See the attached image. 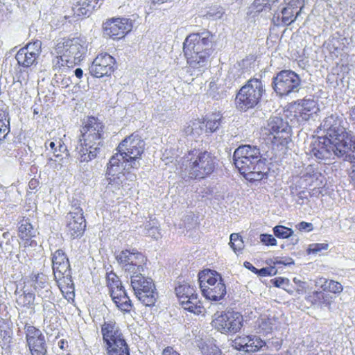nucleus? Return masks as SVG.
<instances>
[{
  "label": "nucleus",
  "mask_w": 355,
  "mask_h": 355,
  "mask_svg": "<svg viewBox=\"0 0 355 355\" xmlns=\"http://www.w3.org/2000/svg\"><path fill=\"white\" fill-rule=\"evenodd\" d=\"M214 35L209 31L191 33L183 43V52L191 75L201 74L208 67L213 52Z\"/></svg>",
  "instance_id": "f257e3e1"
},
{
  "label": "nucleus",
  "mask_w": 355,
  "mask_h": 355,
  "mask_svg": "<svg viewBox=\"0 0 355 355\" xmlns=\"http://www.w3.org/2000/svg\"><path fill=\"white\" fill-rule=\"evenodd\" d=\"M232 159L239 173L250 182L260 181L268 173L266 159L262 158L257 146H239L234 150Z\"/></svg>",
  "instance_id": "f03ea898"
},
{
  "label": "nucleus",
  "mask_w": 355,
  "mask_h": 355,
  "mask_svg": "<svg viewBox=\"0 0 355 355\" xmlns=\"http://www.w3.org/2000/svg\"><path fill=\"white\" fill-rule=\"evenodd\" d=\"M104 125L95 117H89L80 129L81 136L76 148V157L81 162L96 158L104 145Z\"/></svg>",
  "instance_id": "7ed1b4c3"
},
{
  "label": "nucleus",
  "mask_w": 355,
  "mask_h": 355,
  "mask_svg": "<svg viewBox=\"0 0 355 355\" xmlns=\"http://www.w3.org/2000/svg\"><path fill=\"white\" fill-rule=\"evenodd\" d=\"M118 155H113L107 164L105 178L102 180V189L105 198L113 199L119 194H122L121 189L127 184V181L133 182L136 180V175L130 170H123V166L119 164Z\"/></svg>",
  "instance_id": "20e7f679"
},
{
  "label": "nucleus",
  "mask_w": 355,
  "mask_h": 355,
  "mask_svg": "<svg viewBox=\"0 0 355 355\" xmlns=\"http://www.w3.org/2000/svg\"><path fill=\"white\" fill-rule=\"evenodd\" d=\"M182 166L190 178H204L211 174L215 168L214 158L207 151L193 149L183 157Z\"/></svg>",
  "instance_id": "39448f33"
},
{
  "label": "nucleus",
  "mask_w": 355,
  "mask_h": 355,
  "mask_svg": "<svg viewBox=\"0 0 355 355\" xmlns=\"http://www.w3.org/2000/svg\"><path fill=\"white\" fill-rule=\"evenodd\" d=\"M145 142L138 135L132 134L125 137L118 146L114 155L119 157V164L123 166V170L138 169L140 162L138 160L144 153Z\"/></svg>",
  "instance_id": "423d86ee"
},
{
  "label": "nucleus",
  "mask_w": 355,
  "mask_h": 355,
  "mask_svg": "<svg viewBox=\"0 0 355 355\" xmlns=\"http://www.w3.org/2000/svg\"><path fill=\"white\" fill-rule=\"evenodd\" d=\"M198 282L202 294L208 300L218 301L226 295L224 280L216 270L207 269L200 272Z\"/></svg>",
  "instance_id": "0eeeda50"
},
{
  "label": "nucleus",
  "mask_w": 355,
  "mask_h": 355,
  "mask_svg": "<svg viewBox=\"0 0 355 355\" xmlns=\"http://www.w3.org/2000/svg\"><path fill=\"white\" fill-rule=\"evenodd\" d=\"M265 89L262 81L259 78H250L239 89L236 98V107L240 111L254 108L261 101Z\"/></svg>",
  "instance_id": "6e6552de"
},
{
  "label": "nucleus",
  "mask_w": 355,
  "mask_h": 355,
  "mask_svg": "<svg viewBox=\"0 0 355 355\" xmlns=\"http://www.w3.org/2000/svg\"><path fill=\"white\" fill-rule=\"evenodd\" d=\"M131 286L137 299L146 306L155 305L157 293L151 278L146 277L142 272L130 275Z\"/></svg>",
  "instance_id": "1a4fd4ad"
},
{
  "label": "nucleus",
  "mask_w": 355,
  "mask_h": 355,
  "mask_svg": "<svg viewBox=\"0 0 355 355\" xmlns=\"http://www.w3.org/2000/svg\"><path fill=\"white\" fill-rule=\"evenodd\" d=\"M272 87L281 96L298 93L302 87V80L297 73L292 70H282L272 78Z\"/></svg>",
  "instance_id": "9d476101"
},
{
  "label": "nucleus",
  "mask_w": 355,
  "mask_h": 355,
  "mask_svg": "<svg viewBox=\"0 0 355 355\" xmlns=\"http://www.w3.org/2000/svg\"><path fill=\"white\" fill-rule=\"evenodd\" d=\"M88 43L84 37H73L63 40L57 44L55 51L70 59L75 66L83 58L87 51Z\"/></svg>",
  "instance_id": "9b49d317"
},
{
  "label": "nucleus",
  "mask_w": 355,
  "mask_h": 355,
  "mask_svg": "<svg viewBox=\"0 0 355 355\" xmlns=\"http://www.w3.org/2000/svg\"><path fill=\"white\" fill-rule=\"evenodd\" d=\"M115 259L121 268L130 275L144 272L146 258L136 250H124L116 252Z\"/></svg>",
  "instance_id": "f8f14e48"
},
{
  "label": "nucleus",
  "mask_w": 355,
  "mask_h": 355,
  "mask_svg": "<svg viewBox=\"0 0 355 355\" xmlns=\"http://www.w3.org/2000/svg\"><path fill=\"white\" fill-rule=\"evenodd\" d=\"M214 328L222 334H236L243 326V317L237 311H227L218 315L212 322Z\"/></svg>",
  "instance_id": "ddd939ff"
},
{
  "label": "nucleus",
  "mask_w": 355,
  "mask_h": 355,
  "mask_svg": "<svg viewBox=\"0 0 355 355\" xmlns=\"http://www.w3.org/2000/svg\"><path fill=\"white\" fill-rule=\"evenodd\" d=\"M291 128L286 121L278 116H271L267 121L264 126L263 134L272 136L270 139L272 141H276L280 144L288 142L291 137Z\"/></svg>",
  "instance_id": "4468645a"
},
{
  "label": "nucleus",
  "mask_w": 355,
  "mask_h": 355,
  "mask_svg": "<svg viewBox=\"0 0 355 355\" xmlns=\"http://www.w3.org/2000/svg\"><path fill=\"white\" fill-rule=\"evenodd\" d=\"M27 345L31 355H46L47 345L45 337L42 331L28 324L24 327Z\"/></svg>",
  "instance_id": "2eb2a0df"
},
{
  "label": "nucleus",
  "mask_w": 355,
  "mask_h": 355,
  "mask_svg": "<svg viewBox=\"0 0 355 355\" xmlns=\"http://www.w3.org/2000/svg\"><path fill=\"white\" fill-rule=\"evenodd\" d=\"M336 132L337 135L335 137H329L333 159L337 157L345 160L347 153L350 151V146L355 137L347 132L345 129L338 130Z\"/></svg>",
  "instance_id": "dca6fc26"
},
{
  "label": "nucleus",
  "mask_w": 355,
  "mask_h": 355,
  "mask_svg": "<svg viewBox=\"0 0 355 355\" xmlns=\"http://www.w3.org/2000/svg\"><path fill=\"white\" fill-rule=\"evenodd\" d=\"M68 234L72 239L80 237L86 227V221L83 216V209L73 205L66 216Z\"/></svg>",
  "instance_id": "f3484780"
},
{
  "label": "nucleus",
  "mask_w": 355,
  "mask_h": 355,
  "mask_svg": "<svg viewBox=\"0 0 355 355\" xmlns=\"http://www.w3.org/2000/svg\"><path fill=\"white\" fill-rule=\"evenodd\" d=\"M114 58L108 53H101L96 56L89 67V73L95 78L110 76L114 71Z\"/></svg>",
  "instance_id": "a211bd4d"
},
{
  "label": "nucleus",
  "mask_w": 355,
  "mask_h": 355,
  "mask_svg": "<svg viewBox=\"0 0 355 355\" xmlns=\"http://www.w3.org/2000/svg\"><path fill=\"white\" fill-rule=\"evenodd\" d=\"M52 268L57 282L62 279L71 278L70 264L69 259L62 250H57L52 254Z\"/></svg>",
  "instance_id": "6ab92c4d"
},
{
  "label": "nucleus",
  "mask_w": 355,
  "mask_h": 355,
  "mask_svg": "<svg viewBox=\"0 0 355 355\" xmlns=\"http://www.w3.org/2000/svg\"><path fill=\"white\" fill-rule=\"evenodd\" d=\"M101 332L104 348L110 345L123 343L126 341L121 329L114 321L105 322L101 326Z\"/></svg>",
  "instance_id": "aec40b11"
},
{
  "label": "nucleus",
  "mask_w": 355,
  "mask_h": 355,
  "mask_svg": "<svg viewBox=\"0 0 355 355\" xmlns=\"http://www.w3.org/2000/svg\"><path fill=\"white\" fill-rule=\"evenodd\" d=\"M131 23L126 18H113L103 24L104 34L119 40L131 30Z\"/></svg>",
  "instance_id": "412c9836"
},
{
  "label": "nucleus",
  "mask_w": 355,
  "mask_h": 355,
  "mask_svg": "<svg viewBox=\"0 0 355 355\" xmlns=\"http://www.w3.org/2000/svg\"><path fill=\"white\" fill-rule=\"evenodd\" d=\"M232 345L239 351L250 353L260 350L266 342L257 336H242L236 337Z\"/></svg>",
  "instance_id": "4be33fe9"
},
{
  "label": "nucleus",
  "mask_w": 355,
  "mask_h": 355,
  "mask_svg": "<svg viewBox=\"0 0 355 355\" xmlns=\"http://www.w3.org/2000/svg\"><path fill=\"white\" fill-rule=\"evenodd\" d=\"M331 148L329 137H319L311 146L309 153L320 161H326L333 159V153Z\"/></svg>",
  "instance_id": "5701e85b"
},
{
  "label": "nucleus",
  "mask_w": 355,
  "mask_h": 355,
  "mask_svg": "<svg viewBox=\"0 0 355 355\" xmlns=\"http://www.w3.org/2000/svg\"><path fill=\"white\" fill-rule=\"evenodd\" d=\"M335 296L324 291H313L306 296V300L315 309L331 311Z\"/></svg>",
  "instance_id": "b1692460"
},
{
  "label": "nucleus",
  "mask_w": 355,
  "mask_h": 355,
  "mask_svg": "<svg viewBox=\"0 0 355 355\" xmlns=\"http://www.w3.org/2000/svg\"><path fill=\"white\" fill-rule=\"evenodd\" d=\"M31 281L39 297L42 299H51L52 292L49 288L48 277L44 273L34 274L31 277Z\"/></svg>",
  "instance_id": "393cba45"
},
{
  "label": "nucleus",
  "mask_w": 355,
  "mask_h": 355,
  "mask_svg": "<svg viewBox=\"0 0 355 355\" xmlns=\"http://www.w3.org/2000/svg\"><path fill=\"white\" fill-rule=\"evenodd\" d=\"M44 146L46 150H49L60 161L69 155L67 147L61 139L46 141Z\"/></svg>",
  "instance_id": "a878e982"
},
{
  "label": "nucleus",
  "mask_w": 355,
  "mask_h": 355,
  "mask_svg": "<svg viewBox=\"0 0 355 355\" xmlns=\"http://www.w3.org/2000/svg\"><path fill=\"white\" fill-rule=\"evenodd\" d=\"M300 109L299 111L298 121H306L316 114L318 108L316 102L312 98H304L299 103Z\"/></svg>",
  "instance_id": "bb28decb"
},
{
  "label": "nucleus",
  "mask_w": 355,
  "mask_h": 355,
  "mask_svg": "<svg viewBox=\"0 0 355 355\" xmlns=\"http://www.w3.org/2000/svg\"><path fill=\"white\" fill-rule=\"evenodd\" d=\"M19 233L21 239L26 241L25 245H37L36 241L31 240V238L35 236V231L33 225L27 220H23L21 222L19 227Z\"/></svg>",
  "instance_id": "cd10ccee"
},
{
  "label": "nucleus",
  "mask_w": 355,
  "mask_h": 355,
  "mask_svg": "<svg viewBox=\"0 0 355 355\" xmlns=\"http://www.w3.org/2000/svg\"><path fill=\"white\" fill-rule=\"evenodd\" d=\"M73 66L70 59L61 54H58L51 60V67L55 72H64Z\"/></svg>",
  "instance_id": "c85d7f7f"
},
{
  "label": "nucleus",
  "mask_w": 355,
  "mask_h": 355,
  "mask_svg": "<svg viewBox=\"0 0 355 355\" xmlns=\"http://www.w3.org/2000/svg\"><path fill=\"white\" fill-rule=\"evenodd\" d=\"M322 125L324 130L327 132V137H335L337 135L338 130L345 129L343 127L340 125V121L337 116L331 114L326 117L322 122Z\"/></svg>",
  "instance_id": "c756f323"
},
{
  "label": "nucleus",
  "mask_w": 355,
  "mask_h": 355,
  "mask_svg": "<svg viewBox=\"0 0 355 355\" xmlns=\"http://www.w3.org/2000/svg\"><path fill=\"white\" fill-rule=\"evenodd\" d=\"M182 307L191 313H193L196 315H200L202 313L204 307L198 300V294L194 296L187 299L186 300H182L180 302Z\"/></svg>",
  "instance_id": "7c9ffc66"
},
{
  "label": "nucleus",
  "mask_w": 355,
  "mask_h": 355,
  "mask_svg": "<svg viewBox=\"0 0 355 355\" xmlns=\"http://www.w3.org/2000/svg\"><path fill=\"white\" fill-rule=\"evenodd\" d=\"M96 4L97 2L93 0H80L73 8V11L78 16H89L94 9Z\"/></svg>",
  "instance_id": "2f4dec72"
},
{
  "label": "nucleus",
  "mask_w": 355,
  "mask_h": 355,
  "mask_svg": "<svg viewBox=\"0 0 355 355\" xmlns=\"http://www.w3.org/2000/svg\"><path fill=\"white\" fill-rule=\"evenodd\" d=\"M196 345L202 355H220V349L211 340H198Z\"/></svg>",
  "instance_id": "473e14b6"
},
{
  "label": "nucleus",
  "mask_w": 355,
  "mask_h": 355,
  "mask_svg": "<svg viewBox=\"0 0 355 355\" xmlns=\"http://www.w3.org/2000/svg\"><path fill=\"white\" fill-rule=\"evenodd\" d=\"M279 0H254L251 7L252 12L254 13L264 12L265 14L275 10L274 4Z\"/></svg>",
  "instance_id": "72a5a7b5"
},
{
  "label": "nucleus",
  "mask_w": 355,
  "mask_h": 355,
  "mask_svg": "<svg viewBox=\"0 0 355 355\" xmlns=\"http://www.w3.org/2000/svg\"><path fill=\"white\" fill-rule=\"evenodd\" d=\"M15 59L19 66L28 68L37 63V58L34 57L33 54L26 53L22 49H20L15 55Z\"/></svg>",
  "instance_id": "f704fd0d"
},
{
  "label": "nucleus",
  "mask_w": 355,
  "mask_h": 355,
  "mask_svg": "<svg viewBox=\"0 0 355 355\" xmlns=\"http://www.w3.org/2000/svg\"><path fill=\"white\" fill-rule=\"evenodd\" d=\"M175 293L179 298L180 302H182V300L184 301L194 296V295H197L194 286L188 283H184L176 286Z\"/></svg>",
  "instance_id": "c9c22d12"
},
{
  "label": "nucleus",
  "mask_w": 355,
  "mask_h": 355,
  "mask_svg": "<svg viewBox=\"0 0 355 355\" xmlns=\"http://www.w3.org/2000/svg\"><path fill=\"white\" fill-rule=\"evenodd\" d=\"M316 285L320 286L323 291H328L333 293H339L343 289L340 283L334 280H328L325 278L319 279Z\"/></svg>",
  "instance_id": "e433bc0d"
},
{
  "label": "nucleus",
  "mask_w": 355,
  "mask_h": 355,
  "mask_svg": "<svg viewBox=\"0 0 355 355\" xmlns=\"http://www.w3.org/2000/svg\"><path fill=\"white\" fill-rule=\"evenodd\" d=\"M204 125L203 121L200 119H195L188 123L184 128V132L187 136L196 137L202 134Z\"/></svg>",
  "instance_id": "4c0bfd02"
},
{
  "label": "nucleus",
  "mask_w": 355,
  "mask_h": 355,
  "mask_svg": "<svg viewBox=\"0 0 355 355\" xmlns=\"http://www.w3.org/2000/svg\"><path fill=\"white\" fill-rule=\"evenodd\" d=\"M223 115L220 112L212 113L207 116L206 121V130L210 132H216L221 125Z\"/></svg>",
  "instance_id": "58836bf2"
},
{
  "label": "nucleus",
  "mask_w": 355,
  "mask_h": 355,
  "mask_svg": "<svg viewBox=\"0 0 355 355\" xmlns=\"http://www.w3.org/2000/svg\"><path fill=\"white\" fill-rule=\"evenodd\" d=\"M106 355H130L127 342L105 347Z\"/></svg>",
  "instance_id": "ea45409f"
},
{
  "label": "nucleus",
  "mask_w": 355,
  "mask_h": 355,
  "mask_svg": "<svg viewBox=\"0 0 355 355\" xmlns=\"http://www.w3.org/2000/svg\"><path fill=\"white\" fill-rule=\"evenodd\" d=\"M273 322L272 319L268 318H261L257 322V330L259 334L268 335L273 329Z\"/></svg>",
  "instance_id": "a19ab883"
},
{
  "label": "nucleus",
  "mask_w": 355,
  "mask_h": 355,
  "mask_svg": "<svg viewBox=\"0 0 355 355\" xmlns=\"http://www.w3.org/2000/svg\"><path fill=\"white\" fill-rule=\"evenodd\" d=\"M43 315L44 322L47 319H51L56 315L55 305L53 302L47 300L48 299H43Z\"/></svg>",
  "instance_id": "79ce46f5"
},
{
  "label": "nucleus",
  "mask_w": 355,
  "mask_h": 355,
  "mask_svg": "<svg viewBox=\"0 0 355 355\" xmlns=\"http://www.w3.org/2000/svg\"><path fill=\"white\" fill-rule=\"evenodd\" d=\"M117 308L123 313H129L132 307V304L127 293L122 295L119 300L114 302Z\"/></svg>",
  "instance_id": "37998d69"
},
{
  "label": "nucleus",
  "mask_w": 355,
  "mask_h": 355,
  "mask_svg": "<svg viewBox=\"0 0 355 355\" xmlns=\"http://www.w3.org/2000/svg\"><path fill=\"white\" fill-rule=\"evenodd\" d=\"M274 235L279 239H288L293 235V230L284 225H276L272 229Z\"/></svg>",
  "instance_id": "c03bdc74"
},
{
  "label": "nucleus",
  "mask_w": 355,
  "mask_h": 355,
  "mask_svg": "<svg viewBox=\"0 0 355 355\" xmlns=\"http://www.w3.org/2000/svg\"><path fill=\"white\" fill-rule=\"evenodd\" d=\"M42 42L40 40H36L33 42L28 43L25 47L21 48L23 50L26 51V53H29L30 54H33V55L37 58L41 54Z\"/></svg>",
  "instance_id": "a18cd8bd"
},
{
  "label": "nucleus",
  "mask_w": 355,
  "mask_h": 355,
  "mask_svg": "<svg viewBox=\"0 0 355 355\" xmlns=\"http://www.w3.org/2000/svg\"><path fill=\"white\" fill-rule=\"evenodd\" d=\"M106 279L109 291L115 288H121L123 286L119 277L112 272L107 274Z\"/></svg>",
  "instance_id": "49530a36"
},
{
  "label": "nucleus",
  "mask_w": 355,
  "mask_h": 355,
  "mask_svg": "<svg viewBox=\"0 0 355 355\" xmlns=\"http://www.w3.org/2000/svg\"><path fill=\"white\" fill-rule=\"evenodd\" d=\"M230 245L234 252L241 251L244 248V243L241 236L236 233H233L230 235Z\"/></svg>",
  "instance_id": "de8ad7c7"
},
{
  "label": "nucleus",
  "mask_w": 355,
  "mask_h": 355,
  "mask_svg": "<svg viewBox=\"0 0 355 355\" xmlns=\"http://www.w3.org/2000/svg\"><path fill=\"white\" fill-rule=\"evenodd\" d=\"M224 13L225 12L222 7L215 6L209 8L206 14V16L209 19L216 20L220 19Z\"/></svg>",
  "instance_id": "09e8293b"
},
{
  "label": "nucleus",
  "mask_w": 355,
  "mask_h": 355,
  "mask_svg": "<svg viewBox=\"0 0 355 355\" xmlns=\"http://www.w3.org/2000/svg\"><path fill=\"white\" fill-rule=\"evenodd\" d=\"M281 13L282 15V22L285 24H290L291 22H293L300 14V12H297L296 17L292 19L293 15V11L286 7L282 8Z\"/></svg>",
  "instance_id": "8fccbe9b"
},
{
  "label": "nucleus",
  "mask_w": 355,
  "mask_h": 355,
  "mask_svg": "<svg viewBox=\"0 0 355 355\" xmlns=\"http://www.w3.org/2000/svg\"><path fill=\"white\" fill-rule=\"evenodd\" d=\"M10 121L7 118H4V121L0 120V141L3 140L10 132Z\"/></svg>",
  "instance_id": "3c124183"
},
{
  "label": "nucleus",
  "mask_w": 355,
  "mask_h": 355,
  "mask_svg": "<svg viewBox=\"0 0 355 355\" xmlns=\"http://www.w3.org/2000/svg\"><path fill=\"white\" fill-rule=\"evenodd\" d=\"M261 242L268 246H275L277 245V240L272 234H261L260 235Z\"/></svg>",
  "instance_id": "603ef678"
},
{
  "label": "nucleus",
  "mask_w": 355,
  "mask_h": 355,
  "mask_svg": "<svg viewBox=\"0 0 355 355\" xmlns=\"http://www.w3.org/2000/svg\"><path fill=\"white\" fill-rule=\"evenodd\" d=\"M327 243H313L309 245L308 248L309 254H316L322 250H326L328 249Z\"/></svg>",
  "instance_id": "864d4df0"
},
{
  "label": "nucleus",
  "mask_w": 355,
  "mask_h": 355,
  "mask_svg": "<svg viewBox=\"0 0 355 355\" xmlns=\"http://www.w3.org/2000/svg\"><path fill=\"white\" fill-rule=\"evenodd\" d=\"M309 194L306 190L300 191L296 193L297 198L295 199L296 203L300 205H303L309 201Z\"/></svg>",
  "instance_id": "5fc2aeb1"
},
{
  "label": "nucleus",
  "mask_w": 355,
  "mask_h": 355,
  "mask_svg": "<svg viewBox=\"0 0 355 355\" xmlns=\"http://www.w3.org/2000/svg\"><path fill=\"white\" fill-rule=\"evenodd\" d=\"M109 293L112 297L113 302L114 303L116 300H119V297L122 296V295L126 294V291L124 289V287L122 286L121 288H115L109 291Z\"/></svg>",
  "instance_id": "6e6d98bb"
},
{
  "label": "nucleus",
  "mask_w": 355,
  "mask_h": 355,
  "mask_svg": "<svg viewBox=\"0 0 355 355\" xmlns=\"http://www.w3.org/2000/svg\"><path fill=\"white\" fill-rule=\"evenodd\" d=\"M4 118H7L8 121L10 119L9 107L3 101H0V120L2 119L4 121Z\"/></svg>",
  "instance_id": "4d7b16f0"
},
{
  "label": "nucleus",
  "mask_w": 355,
  "mask_h": 355,
  "mask_svg": "<svg viewBox=\"0 0 355 355\" xmlns=\"http://www.w3.org/2000/svg\"><path fill=\"white\" fill-rule=\"evenodd\" d=\"M350 147V151L347 153L344 161L352 163L353 166H355V138Z\"/></svg>",
  "instance_id": "13d9d810"
},
{
  "label": "nucleus",
  "mask_w": 355,
  "mask_h": 355,
  "mask_svg": "<svg viewBox=\"0 0 355 355\" xmlns=\"http://www.w3.org/2000/svg\"><path fill=\"white\" fill-rule=\"evenodd\" d=\"M158 224H155L154 226L146 232H143L146 236L157 239L160 236L159 229L157 226Z\"/></svg>",
  "instance_id": "bf43d9fd"
},
{
  "label": "nucleus",
  "mask_w": 355,
  "mask_h": 355,
  "mask_svg": "<svg viewBox=\"0 0 355 355\" xmlns=\"http://www.w3.org/2000/svg\"><path fill=\"white\" fill-rule=\"evenodd\" d=\"M297 228L300 231H306V232H311L313 229V225L311 223L307 222H300L297 225Z\"/></svg>",
  "instance_id": "052dcab7"
},
{
  "label": "nucleus",
  "mask_w": 355,
  "mask_h": 355,
  "mask_svg": "<svg viewBox=\"0 0 355 355\" xmlns=\"http://www.w3.org/2000/svg\"><path fill=\"white\" fill-rule=\"evenodd\" d=\"M162 355H180L172 347H166L162 352Z\"/></svg>",
  "instance_id": "680f3d73"
},
{
  "label": "nucleus",
  "mask_w": 355,
  "mask_h": 355,
  "mask_svg": "<svg viewBox=\"0 0 355 355\" xmlns=\"http://www.w3.org/2000/svg\"><path fill=\"white\" fill-rule=\"evenodd\" d=\"M155 224H158L155 218L153 219L150 218V220L144 225V232L150 230V229H151Z\"/></svg>",
  "instance_id": "e2e57ef3"
},
{
  "label": "nucleus",
  "mask_w": 355,
  "mask_h": 355,
  "mask_svg": "<svg viewBox=\"0 0 355 355\" xmlns=\"http://www.w3.org/2000/svg\"><path fill=\"white\" fill-rule=\"evenodd\" d=\"M24 298L27 304H33L35 300V294L33 293H24Z\"/></svg>",
  "instance_id": "0e129e2a"
},
{
  "label": "nucleus",
  "mask_w": 355,
  "mask_h": 355,
  "mask_svg": "<svg viewBox=\"0 0 355 355\" xmlns=\"http://www.w3.org/2000/svg\"><path fill=\"white\" fill-rule=\"evenodd\" d=\"M244 266L250 271L254 272L255 274L258 272V269L256 268L252 263H250L248 261L244 262Z\"/></svg>",
  "instance_id": "69168bd1"
},
{
  "label": "nucleus",
  "mask_w": 355,
  "mask_h": 355,
  "mask_svg": "<svg viewBox=\"0 0 355 355\" xmlns=\"http://www.w3.org/2000/svg\"><path fill=\"white\" fill-rule=\"evenodd\" d=\"M39 182L36 179H32L28 183L30 189L35 190L38 187Z\"/></svg>",
  "instance_id": "338daca9"
},
{
  "label": "nucleus",
  "mask_w": 355,
  "mask_h": 355,
  "mask_svg": "<svg viewBox=\"0 0 355 355\" xmlns=\"http://www.w3.org/2000/svg\"><path fill=\"white\" fill-rule=\"evenodd\" d=\"M349 119L355 124V105L349 110Z\"/></svg>",
  "instance_id": "774afa93"
}]
</instances>
